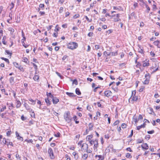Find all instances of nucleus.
I'll return each mask as SVG.
<instances>
[{"mask_svg":"<svg viewBox=\"0 0 160 160\" xmlns=\"http://www.w3.org/2000/svg\"><path fill=\"white\" fill-rule=\"evenodd\" d=\"M83 142L82 140L79 141L78 144L81 148V151L82 152H85L88 149V146L86 143H82Z\"/></svg>","mask_w":160,"mask_h":160,"instance_id":"f257e3e1","label":"nucleus"},{"mask_svg":"<svg viewBox=\"0 0 160 160\" xmlns=\"http://www.w3.org/2000/svg\"><path fill=\"white\" fill-rule=\"evenodd\" d=\"M78 47V44L76 42H71L67 45L68 48L71 50L77 48Z\"/></svg>","mask_w":160,"mask_h":160,"instance_id":"f03ea898","label":"nucleus"},{"mask_svg":"<svg viewBox=\"0 0 160 160\" xmlns=\"http://www.w3.org/2000/svg\"><path fill=\"white\" fill-rule=\"evenodd\" d=\"M64 118L66 121L68 123L70 122L72 120V118L70 117V112L68 111L65 113L64 115Z\"/></svg>","mask_w":160,"mask_h":160,"instance_id":"7ed1b4c3","label":"nucleus"},{"mask_svg":"<svg viewBox=\"0 0 160 160\" xmlns=\"http://www.w3.org/2000/svg\"><path fill=\"white\" fill-rule=\"evenodd\" d=\"M90 143L91 145H92L93 144V148L94 150H97V148L98 146V140L95 139V140H92L90 141Z\"/></svg>","mask_w":160,"mask_h":160,"instance_id":"20e7f679","label":"nucleus"},{"mask_svg":"<svg viewBox=\"0 0 160 160\" xmlns=\"http://www.w3.org/2000/svg\"><path fill=\"white\" fill-rule=\"evenodd\" d=\"M48 153L49 155L50 158L51 159H54L55 156L54 155L52 149L51 148H49L48 151Z\"/></svg>","mask_w":160,"mask_h":160,"instance_id":"39448f33","label":"nucleus"},{"mask_svg":"<svg viewBox=\"0 0 160 160\" xmlns=\"http://www.w3.org/2000/svg\"><path fill=\"white\" fill-rule=\"evenodd\" d=\"M104 94L105 96L109 97L112 96V92L108 90L105 91Z\"/></svg>","mask_w":160,"mask_h":160,"instance_id":"423d86ee","label":"nucleus"},{"mask_svg":"<svg viewBox=\"0 0 160 160\" xmlns=\"http://www.w3.org/2000/svg\"><path fill=\"white\" fill-rule=\"evenodd\" d=\"M131 99H132V101H136V102H137L138 100V97L137 96H131L130 98H129V101H130Z\"/></svg>","mask_w":160,"mask_h":160,"instance_id":"0eeeda50","label":"nucleus"},{"mask_svg":"<svg viewBox=\"0 0 160 160\" xmlns=\"http://www.w3.org/2000/svg\"><path fill=\"white\" fill-rule=\"evenodd\" d=\"M104 54L106 53L108 54L107 52L106 51H105L104 52ZM118 54V51H116V52H111L109 53V54H108V55H112V56H115Z\"/></svg>","mask_w":160,"mask_h":160,"instance_id":"6e6552de","label":"nucleus"},{"mask_svg":"<svg viewBox=\"0 0 160 160\" xmlns=\"http://www.w3.org/2000/svg\"><path fill=\"white\" fill-rule=\"evenodd\" d=\"M72 154L74 156V158L76 159V160H77L78 159L79 157L78 153L76 152H73L72 153Z\"/></svg>","mask_w":160,"mask_h":160,"instance_id":"1a4fd4ad","label":"nucleus"},{"mask_svg":"<svg viewBox=\"0 0 160 160\" xmlns=\"http://www.w3.org/2000/svg\"><path fill=\"white\" fill-rule=\"evenodd\" d=\"M138 52L140 53H141L142 54L143 53V49L141 48L140 46L139 45H138Z\"/></svg>","mask_w":160,"mask_h":160,"instance_id":"9d476101","label":"nucleus"},{"mask_svg":"<svg viewBox=\"0 0 160 160\" xmlns=\"http://www.w3.org/2000/svg\"><path fill=\"white\" fill-rule=\"evenodd\" d=\"M52 101L53 103L54 104H56L59 102V99L56 97H55L54 98H53L52 99Z\"/></svg>","mask_w":160,"mask_h":160,"instance_id":"9b49d317","label":"nucleus"},{"mask_svg":"<svg viewBox=\"0 0 160 160\" xmlns=\"http://www.w3.org/2000/svg\"><path fill=\"white\" fill-rule=\"evenodd\" d=\"M141 147L143 149H148V148L149 147L147 143H143L141 145Z\"/></svg>","mask_w":160,"mask_h":160,"instance_id":"f8f14e48","label":"nucleus"},{"mask_svg":"<svg viewBox=\"0 0 160 160\" xmlns=\"http://www.w3.org/2000/svg\"><path fill=\"white\" fill-rule=\"evenodd\" d=\"M153 44L157 46L158 48H160V42L159 41L154 42Z\"/></svg>","mask_w":160,"mask_h":160,"instance_id":"ddd939ff","label":"nucleus"},{"mask_svg":"<svg viewBox=\"0 0 160 160\" xmlns=\"http://www.w3.org/2000/svg\"><path fill=\"white\" fill-rule=\"evenodd\" d=\"M16 101L17 102L16 107L17 108H19L21 106V103L19 100H16Z\"/></svg>","mask_w":160,"mask_h":160,"instance_id":"4468645a","label":"nucleus"},{"mask_svg":"<svg viewBox=\"0 0 160 160\" xmlns=\"http://www.w3.org/2000/svg\"><path fill=\"white\" fill-rule=\"evenodd\" d=\"M24 106L26 108V109L29 112L32 111V109L27 104H24Z\"/></svg>","mask_w":160,"mask_h":160,"instance_id":"2eb2a0df","label":"nucleus"},{"mask_svg":"<svg viewBox=\"0 0 160 160\" xmlns=\"http://www.w3.org/2000/svg\"><path fill=\"white\" fill-rule=\"evenodd\" d=\"M93 135H88L87 137L86 140L88 141H89V142H90V141L92 140L91 139L93 138Z\"/></svg>","mask_w":160,"mask_h":160,"instance_id":"dca6fc26","label":"nucleus"},{"mask_svg":"<svg viewBox=\"0 0 160 160\" xmlns=\"http://www.w3.org/2000/svg\"><path fill=\"white\" fill-rule=\"evenodd\" d=\"M146 124L145 123H144L142 125H141L138 126L137 127V128L138 130H139L142 128H144L145 127Z\"/></svg>","mask_w":160,"mask_h":160,"instance_id":"f3484780","label":"nucleus"},{"mask_svg":"<svg viewBox=\"0 0 160 160\" xmlns=\"http://www.w3.org/2000/svg\"><path fill=\"white\" fill-rule=\"evenodd\" d=\"M15 133L16 136L17 137V139H19L20 140H23V138L19 135L17 132H16Z\"/></svg>","mask_w":160,"mask_h":160,"instance_id":"a211bd4d","label":"nucleus"},{"mask_svg":"<svg viewBox=\"0 0 160 160\" xmlns=\"http://www.w3.org/2000/svg\"><path fill=\"white\" fill-rule=\"evenodd\" d=\"M96 158H98V160H103L104 159V158L103 156H102V155H96L95 156Z\"/></svg>","mask_w":160,"mask_h":160,"instance_id":"6ab92c4d","label":"nucleus"},{"mask_svg":"<svg viewBox=\"0 0 160 160\" xmlns=\"http://www.w3.org/2000/svg\"><path fill=\"white\" fill-rule=\"evenodd\" d=\"M88 157V154L87 153H84L82 156V158L83 160H86Z\"/></svg>","mask_w":160,"mask_h":160,"instance_id":"aec40b11","label":"nucleus"},{"mask_svg":"<svg viewBox=\"0 0 160 160\" xmlns=\"http://www.w3.org/2000/svg\"><path fill=\"white\" fill-rule=\"evenodd\" d=\"M45 101L48 106L50 105L51 104V102L49 101L48 98H45Z\"/></svg>","mask_w":160,"mask_h":160,"instance_id":"412c9836","label":"nucleus"},{"mask_svg":"<svg viewBox=\"0 0 160 160\" xmlns=\"http://www.w3.org/2000/svg\"><path fill=\"white\" fill-rule=\"evenodd\" d=\"M89 127V131H91L92 130L93 125H92L91 123H89L88 125Z\"/></svg>","mask_w":160,"mask_h":160,"instance_id":"4be33fe9","label":"nucleus"},{"mask_svg":"<svg viewBox=\"0 0 160 160\" xmlns=\"http://www.w3.org/2000/svg\"><path fill=\"white\" fill-rule=\"evenodd\" d=\"M9 82L10 83L13 84L14 83V78L11 77L9 79Z\"/></svg>","mask_w":160,"mask_h":160,"instance_id":"5701e85b","label":"nucleus"},{"mask_svg":"<svg viewBox=\"0 0 160 160\" xmlns=\"http://www.w3.org/2000/svg\"><path fill=\"white\" fill-rule=\"evenodd\" d=\"M70 81H72V84H75L76 85H77L78 84V81L76 79H75L74 80H73L72 79H71Z\"/></svg>","mask_w":160,"mask_h":160,"instance_id":"b1692460","label":"nucleus"},{"mask_svg":"<svg viewBox=\"0 0 160 160\" xmlns=\"http://www.w3.org/2000/svg\"><path fill=\"white\" fill-rule=\"evenodd\" d=\"M75 92L78 95H80L81 94V92L78 88H77L76 89Z\"/></svg>","mask_w":160,"mask_h":160,"instance_id":"393cba45","label":"nucleus"},{"mask_svg":"<svg viewBox=\"0 0 160 160\" xmlns=\"http://www.w3.org/2000/svg\"><path fill=\"white\" fill-rule=\"evenodd\" d=\"M149 81V78H147L146 79V80L144 81L143 82V84H148Z\"/></svg>","mask_w":160,"mask_h":160,"instance_id":"a878e982","label":"nucleus"},{"mask_svg":"<svg viewBox=\"0 0 160 160\" xmlns=\"http://www.w3.org/2000/svg\"><path fill=\"white\" fill-rule=\"evenodd\" d=\"M77 117L76 116H74L72 118L73 120L75 121V123L76 124H78L79 123V121L77 120Z\"/></svg>","mask_w":160,"mask_h":160,"instance_id":"bb28decb","label":"nucleus"},{"mask_svg":"<svg viewBox=\"0 0 160 160\" xmlns=\"http://www.w3.org/2000/svg\"><path fill=\"white\" fill-rule=\"evenodd\" d=\"M39 76L38 75H35L33 78L34 80L36 81L38 80L39 79Z\"/></svg>","mask_w":160,"mask_h":160,"instance_id":"cd10ccee","label":"nucleus"},{"mask_svg":"<svg viewBox=\"0 0 160 160\" xmlns=\"http://www.w3.org/2000/svg\"><path fill=\"white\" fill-rule=\"evenodd\" d=\"M66 94L68 96L70 97H73L74 96V94L72 93L66 92Z\"/></svg>","mask_w":160,"mask_h":160,"instance_id":"c85d7f7f","label":"nucleus"},{"mask_svg":"<svg viewBox=\"0 0 160 160\" xmlns=\"http://www.w3.org/2000/svg\"><path fill=\"white\" fill-rule=\"evenodd\" d=\"M13 64L17 68L19 67V66L20 65L18 63L16 62H13Z\"/></svg>","mask_w":160,"mask_h":160,"instance_id":"c756f323","label":"nucleus"},{"mask_svg":"<svg viewBox=\"0 0 160 160\" xmlns=\"http://www.w3.org/2000/svg\"><path fill=\"white\" fill-rule=\"evenodd\" d=\"M60 28L58 27V25H57L55 27V28L54 30V31L56 32H58Z\"/></svg>","mask_w":160,"mask_h":160,"instance_id":"7c9ffc66","label":"nucleus"},{"mask_svg":"<svg viewBox=\"0 0 160 160\" xmlns=\"http://www.w3.org/2000/svg\"><path fill=\"white\" fill-rule=\"evenodd\" d=\"M135 63L136 64H137V65H136V66L137 68L139 67L141 65V64H140L139 62H138L137 61V60L135 61Z\"/></svg>","mask_w":160,"mask_h":160,"instance_id":"2f4dec72","label":"nucleus"},{"mask_svg":"<svg viewBox=\"0 0 160 160\" xmlns=\"http://www.w3.org/2000/svg\"><path fill=\"white\" fill-rule=\"evenodd\" d=\"M121 8H120V7H115V6L113 7V9H114V10H118V11H120Z\"/></svg>","mask_w":160,"mask_h":160,"instance_id":"473e14b6","label":"nucleus"},{"mask_svg":"<svg viewBox=\"0 0 160 160\" xmlns=\"http://www.w3.org/2000/svg\"><path fill=\"white\" fill-rule=\"evenodd\" d=\"M6 114V112L0 114V116L3 118L5 119L6 118V117L5 116V115Z\"/></svg>","mask_w":160,"mask_h":160,"instance_id":"72a5a7b5","label":"nucleus"},{"mask_svg":"<svg viewBox=\"0 0 160 160\" xmlns=\"http://www.w3.org/2000/svg\"><path fill=\"white\" fill-rule=\"evenodd\" d=\"M159 63L158 62H155L154 63V65L155 66H153V67H154L156 68H157V67H158V68H159Z\"/></svg>","mask_w":160,"mask_h":160,"instance_id":"f704fd0d","label":"nucleus"},{"mask_svg":"<svg viewBox=\"0 0 160 160\" xmlns=\"http://www.w3.org/2000/svg\"><path fill=\"white\" fill-rule=\"evenodd\" d=\"M9 31L11 32V33L12 34L14 32V30L12 28H9Z\"/></svg>","mask_w":160,"mask_h":160,"instance_id":"c9c22d12","label":"nucleus"},{"mask_svg":"<svg viewBox=\"0 0 160 160\" xmlns=\"http://www.w3.org/2000/svg\"><path fill=\"white\" fill-rule=\"evenodd\" d=\"M16 157L17 160H21V157H20L18 153L16 155Z\"/></svg>","mask_w":160,"mask_h":160,"instance_id":"e433bc0d","label":"nucleus"},{"mask_svg":"<svg viewBox=\"0 0 160 160\" xmlns=\"http://www.w3.org/2000/svg\"><path fill=\"white\" fill-rule=\"evenodd\" d=\"M18 68L21 71L23 72L24 71V68L20 65L19 66V67H18Z\"/></svg>","mask_w":160,"mask_h":160,"instance_id":"4c0bfd02","label":"nucleus"},{"mask_svg":"<svg viewBox=\"0 0 160 160\" xmlns=\"http://www.w3.org/2000/svg\"><path fill=\"white\" fill-rule=\"evenodd\" d=\"M6 109V107L5 106L2 107V108L0 109V112H3Z\"/></svg>","mask_w":160,"mask_h":160,"instance_id":"58836bf2","label":"nucleus"},{"mask_svg":"<svg viewBox=\"0 0 160 160\" xmlns=\"http://www.w3.org/2000/svg\"><path fill=\"white\" fill-rule=\"evenodd\" d=\"M126 157L127 158H131L132 157V156L131 155V154L129 153H127L126 154Z\"/></svg>","mask_w":160,"mask_h":160,"instance_id":"ea45409f","label":"nucleus"},{"mask_svg":"<svg viewBox=\"0 0 160 160\" xmlns=\"http://www.w3.org/2000/svg\"><path fill=\"white\" fill-rule=\"evenodd\" d=\"M5 52L8 55H10V56H11V55L12 54L11 52L8 50H6L5 51Z\"/></svg>","mask_w":160,"mask_h":160,"instance_id":"a19ab883","label":"nucleus"},{"mask_svg":"<svg viewBox=\"0 0 160 160\" xmlns=\"http://www.w3.org/2000/svg\"><path fill=\"white\" fill-rule=\"evenodd\" d=\"M39 7L40 8H41L42 10H43L44 8V5L43 4L41 3L39 5Z\"/></svg>","mask_w":160,"mask_h":160,"instance_id":"79ce46f5","label":"nucleus"},{"mask_svg":"<svg viewBox=\"0 0 160 160\" xmlns=\"http://www.w3.org/2000/svg\"><path fill=\"white\" fill-rule=\"evenodd\" d=\"M121 19L119 18H114V22H118L120 21Z\"/></svg>","mask_w":160,"mask_h":160,"instance_id":"37998d69","label":"nucleus"},{"mask_svg":"<svg viewBox=\"0 0 160 160\" xmlns=\"http://www.w3.org/2000/svg\"><path fill=\"white\" fill-rule=\"evenodd\" d=\"M133 6L134 7V8H136L138 7V4L137 2H134L133 4Z\"/></svg>","mask_w":160,"mask_h":160,"instance_id":"c03bdc74","label":"nucleus"},{"mask_svg":"<svg viewBox=\"0 0 160 160\" xmlns=\"http://www.w3.org/2000/svg\"><path fill=\"white\" fill-rule=\"evenodd\" d=\"M56 73L61 78H63V76L61 75L60 73H59L58 72H56Z\"/></svg>","mask_w":160,"mask_h":160,"instance_id":"a18cd8bd","label":"nucleus"},{"mask_svg":"<svg viewBox=\"0 0 160 160\" xmlns=\"http://www.w3.org/2000/svg\"><path fill=\"white\" fill-rule=\"evenodd\" d=\"M65 157L66 158V160H71V158L69 156L68 154H66L65 156Z\"/></svg>","mask_w":160,"mask_h":160,"instance_id":"49530a36","label":"nucleus"},{"mask_svg":"<svg viewBox=\"0 0 160 160\" xmlns=\"http://www.w3.org/2000/svg\"><path fill=\"white\" fill-rule=\"evenodd\" d=\"M148 111L150 113H152L153 111V110L152 108H148Z\"/></svg>","mask_w":160,"mask_h":160,"instance_id":"de8ad7c7","label":"nucleus"},{"mask_svg":"<svg viewBox=\"0 0 160 160\" xmlns=\"http://www.w3.org/2000/svg\"><path fill=\"white\" fill-rule=\"evenodd\" d=\"M119 122V120H116L113 124V126H116L118 124Z\"/></svg>","mask_w":160,"mask_h":160,"instance_id":"09e8293b","label":"nucleus"},{"mask_svg":"<svg viewBox=\"0 0 160 160\" xmlns=\"http://www.w3.org/2000/svg\"><path fill=\"white\" fill-rule=\"evenodd\" d=\"M2 142L4 144H7V143L8 142L6 140V139L4 138H3Z\"/></svg>","mask_w":160,"mask_h":160,"instance_id":"8fccbe9b","label":"nucleus"},{"mask_svg":"<svg viewBox=\"0 0 160 160\" xmlns=\"http://www.w3.org/2000/svg\"><path fill=\"white\" fill-rule=\"evenodd\" d=\"M145 5L146 6V7L147 8L148 12L149 11H150V8L147 4H145Z\"/></svg>","mask_w":160,"mask_h":160,"instance_id":"3c124183","label":"nucleus"},{"mask_svg":"<svg viewBox=\"0 0 160 160\" xmlns=\"http://www.w3.org/2000/svg\"><path fill=\"white\" fill-rule=\"evenodd\" d=\"M10 5L11 6L10 10H11L13 8L14 6V4L13 2H12L11 4Z\"/></svg>","mask_w":160,"mask_h":160,"instance_id":"603ef678","label":"nucleus"},{"mask_svg":"<svg viewBox=\"0 0 160 160\" xmlns=\"http://www.w3.org/2000/svg\"><path fill=\"white\" fill-rule=\"evenodd\" d=\"M85 18L89 22H91L92 21V19H89V18H88V17L87 16H85Z\"/></svg>","mask_w":160,"mask_h":160,"instance_id":"864d4df0","label":"nucleus"},{"mask_svg":"<svg viewBox=\"0 0 160 160\" xmlns=\"http://www.w3.org/2000/svg\"><path fill=\"white\" fill-rule=\"evenodd\" d=\"M80 17V15L79 14H75L73 16V18L74 19H76Z\"/></svg>","mask_w":160,"mask_h":160,"instance_id":"5fc2aeb1","label":"nucleus"},{"mask_svg":"<svg viewBox=\"0 0 160 160\" xmlns=\"http://www.w3.org/2000/svg\"><path fill=\"white\" fill-rule=\"evenodd\" d=\"M63 8L62 7H61L60 8L59 10V13H62L63 11Z\"/></svg>","mask_w":160,"mask_h":160,"instance_id":"6e6d98bb","label":"nucleus"},{"mask_svg":"<svg viewBox=\"0 0 160 160\" xmlns=\"http://www.w3.org/2000/svg\"><path fill=\"white\" fill-rule=\"evenodd\" d=\"M127 125L126 124L123 123L122 124V128H126Z\"/></svg>","mask_w":160,"mask_h":160,"instance_id":"4d7b16f0","label":"nucleus"},{"mask_svg":"<svg viewBox=\"0 0 160 160\" xmlns=\"http://www.w3.org/2000/svg\"><path fill=\"white\" fill-rule=\"evenodd\" d=\"M11 131H8L7 132V135L9 137L11 135Z\"/></svg>","mask_w":160,"mask_h":160,"instance_id":"13d9d810","label":"nucleus"},{"mask_svg":"<svg viewBox=\"0 0 160 160\" xmlns=\"http://www.w3.org/2000/svg\"><path fill=\"white\" fill-rule=\"evenodd\" d=\"M154 132V130L148 131V132H147V133L149 134H152Z\"/></svg>","mask_w":160,"mask_h":160,"instance_id":"bf43d9fd","label":"nucleus"},{"mask_svg":"<svg viewBox=\"0 0 160 160\" xmlns=\"http://www.w3.org/2000/svg\"><path fill=\"white\" fill-rule=\"evenodd\" d=\"M60 134L59 132H57L56 134H55L54 136L55 137H59L60 136Z\"/></svg>","mask_w":160,"mask_h":160,"instance_id":"052dcab7","label":"nucleus"},{"mask_svg":"<svg viewBox=\"0 0 160 160\" xmlns=\"http://www.w3.org/2000/svg\"><path fill=\"white\" fill-rule=\"evenodd\" d=\"M87 109L90 111H92V108L90 106L88 105L87 106Z\"/></svg>","mask_w":160,"mask_h":160,"instance_id":"680f3d73","label":"nucleus"},{"mask_svg":"<svg viewBox=\"0 0 160 160\" xmlns=\"http://www.w3.org/2000/svg\"><path fill=\"white\" fill-rule=\"evenodd\" d=\"M5 36H4V37H3V38L2 40V42L4 44L6 45V42H5V40L4 38H5Z\"/></svg>","mask_w":160,"mask_h":160,"instance_id":"e2e57ef3","label":"nucleus"},{"mask_svg":"<svg viewBox=\"0 0 160 160\" xmlns=\"http://www.w3.org/2000/svg\"><path fill=\"white\" fill-rule=\"evenodd\" d=\"M93 32H89V33H88V35L89 37H90L92 36H93Z\"/></svg>","mask_w":160,"mask_h":160,"instance_id":"0e129e2a","label":"nucleus"},{"mask_svg":"<svg viewBox=\"0 0 160 160\" xmlns=\"http://www.w3.org/2000/svg\"><path fill=\"white\" fill-rule=\"evenodd\" d=\"M133 120L134 121L136 124L138 122V119L137 118H134V117L133 118Z\"/></svg>","mask_w":160,"mask_h":160,"instance_id":"69168bd1","label":"nucleus"},{"mask_svg":"<svg viewBox=\"0 0 160 160\" xmlns=\"http://www.w3.org/2000/svg\"><path fill=\"white\" fill-rule=\"evenodd\" d=\"M58 32H56V33H53V36L54 37L57 38L58 36Z\"/></svg>","mask_w":160,"mask_h":160,"instance_id":"338daca9","label":"nucleus"},{"mask_svg":"<svg viewBox=\"0 0 160 160\" xmlns=\"http://www.w3.org/2000/svg\"><path fill=\"white\" fill-rule=\"evenodd\" d=\"M62 27L64 28H66L67 27V24L66 23L63 24L62 25Z\"/></svg>","mask_w":160,"mask_h":160,"instance_id":"774afa93","label":"nucleus"}]
</instances>
